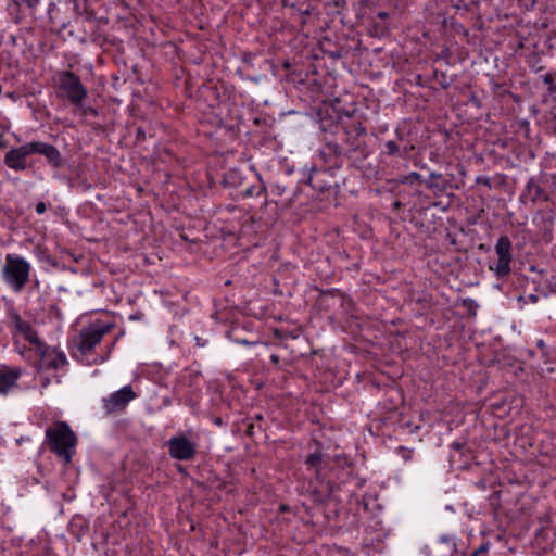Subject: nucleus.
<instances>
[{
  "label": "nucleus",
  "instance_id": "nucleus-1",
  "mask_svg": "<svg viewBox=\"0 0 556 556\" xmlns=\"http://www.w3.org/2000/svg\"><path fill=\"white\" fill-rule=\"evenodd\" d=\"M334 129V137H325V148L320 151L323 159L331 157V163L336 167H341L343 156L362 161L369 155L366 128L361 122L337 124Z\"/></svg>",
  "mask_w": 556,
  "mask_h": 556
},
{
  "label": "nucleus",
  "instance_id": "nucleus-2",
  "mask_svg": "<svg viewBox=\"0 0 556 556\" xmlns=\"http://www.w3.org/2000/svg\"><path fill=\"white\" fill-rule=\"evenodd\" d=\"M50 450L62 459L64 465L72 462L77 444L76 434L65 422H55L46 431Z\"/></svg>",
  "mask_w": 556,
  "mask_h": 556
},
{
  "label": "nucleus",
  "instance_id": "nucleus-3",
  "mask_svg": "<svg viewBox=\"0 0 556 556\" xmlns=\"http://www.w3.org/2000/svg\"><path fill=\"white\" fill-rule=\"evenodd\" d=\"M324 161L325 163H329L330 166L325 169H313L307 182L319 193L321 200H329L330 198H336L338 194L342 177L337 173L340 167H336L331 163L333 159L326 157Z\"/></svg>",
  "mask_w": 556,
  "mask_h": 556
},
{
  "label": "nucleus",
  "instance_id": "nucleus-4",
  "mask_svg": "<svg viewBox=\"0 0 556 556\" xmlns=\"http://www.w3.org/2000/svg\"><path fill=\"white\" fill-rule=\"evenodd\" d=\"M496 260L489 262V270L498 280H504L511 273L513 244L508 236H501L494 247Z\"/></svg>",
  "mask_w": 556,
  "mask_h": 556
},
{
  "label": "nucleus",
  "instance_id": "nucleus-5",
  "mask_svg": "<svg viewBox=\"0 0 556 556\" xmlns=\"http://www.w3.org/2000/svg\"><path fill=\"white\" fill-rule=\"evenodd\" d=\"M112 328V324H91L88 328H83L80 330L78 337L74 340V345L81 355H87L101 342L103 336L109 333Z\"/></svg>",
  "mask_w": 556,
  "mask_h": 556
},
{
  "label": "nucleus",
  "instance_id": "nucleus-6",
  "mask_svg": "<svg viewBox=\"0 0 556 556\" xmlns=\"http://www.w3.org/2000/svg\"><path fill=\"white\" fill-rule=\"evenodd\" d=\"M193 439L194 434L191 430L172 437L166 442L170 457L177 460L192 459L197 454V443Z\"/></svg>",
  "mask_w": 556,
  "mask_h": 556
},
{
  "label": "nucleus",
  "instance_id": "nucleus-7",
  "mask_svg": "<svg viewBox=\"0 0 556 556\" xmlns=\"http://www.w3.org/2000/svg\"><path fill=\"white\" fill-rule=\"evenodd\" d=\"M5 261L7 264L3 274L7 281L11 283L16 291L22 290L28 281L30 271L29 264L24 258L12 256L11 254L7 255Z\"/></svg>",
  "mask_w": 556,
  "mask_h": 556
},
{
  "label": "nucleus",
  "instance_id": "nucleus-8",
  "mask_svg": "<svg viewBox=\"0 0 556 556\" xmlns=\"http://www.w3.org/2000/svg\"><path fill=\"white\" fill-rule=\"evenodd\" d=\"M60 88L65 92L66 98L73 105L77 108L83 106L88 92L78 75L72 71L62 72L60 74Z\"/></svg>",
  "mask_w": 556,
  "mask_h": 556
},
{
  "label": "nucleus",
  "instance_id": "nucleus-9",
  "mask_svg": "<svg viewBox=\"0 0 556 556\" xmlns=\"http://www.w3.org/2000/svg\"><path fill=\"white\" fill-rule=\"evenodd\" d=\"M137 397L131 386H125L118 391L112 393L109 397L103 399V407L106 414H121L127 405Z\"/></svg>",
  "mask_w": 556,
  "mask_h": 556
},
{
  "label": "nucleus",
  "instance_id": "nucleus-10",
  "mask_svg": "<svg viewBox=\"0 0 556 556\" xmlns=\"http://www.w3.org/2000/svg\"><path fill=\"white\" fill-rule=\"evenodd\" d=\"M36 349L40 355L41 369H58L60 366L67 364L65 354L55 348L48 346L42 342Z\"/></svg>",
  "mask_w": 556,
  "mask_h": 556
},
{
  "label": "nucleus",
  "instance_id": "nucleus-11",
  "mask_svg": "<svg viewBox=\"0 0 556 556\" xmlns=\"http://www.w3.org/2000/svg\"><path fill=\"white\" fill-rule=\"evenodd\" d=\"M30 142L18 148L11 149L4 156V164L14 170H24L27 168V156L33 154Z\"/></svg>",
  "mask_w": 556,
  "mask_h": 556
},
{
  "label": "nucleus",
  "instance_id": "nucleus-12",
  "mask_svg": "<svg viewBox=\"0 0 556 556\" xmlns=\"http://www.w3.org/2000/svg\"><path fill=\"white\" fill-rule=\"evenodd\" d=\"M30 150H33V154L38 153L46 156L48 162L55 168H59L63 165L64 160L60 151L54 146L40 141H33L30 142Z\"/></svg>",
  "mask_w": 556,
  "mask_h": 556
},
{
  "label": "nucleus",
  "instance_id": "nucleus-13",
  "mask_svg": "<svg viewBox=\"0 0 556 556\" xmlns=\"http://www.w3.org/2000/svg\"><path fill=\"white\" fill-rule=\"evenodd\" d=\"M424 184L429 190L433 191L434 195L445 194L454 188L452 179L444 178L442 174L435 172L430 173Z\"/></svg>",
  "mask_w": 556,
  "mask_h": 556
},
{
  "label": "nucleus",
  "instance_id": "nucleus-14",
  "mask_svg": "<svg viewBox=\"0 0 556 556\" xmlns=\"http://www.w3.org/2000/svg\"><path fill=\"white\" fill-rule=\"evenodd\" d=\"M14 327L16 331L24 337L30 344H34L36 348L39 346L42 342L40 341L38 333L31 327L29 321L23 320L20 315L13 316Z\"/></svg>",
  "mask_w": 556,
  "mask_h": 556
},
{
  "label": "nucleus",
  "instance_id": "nucleus-15",
  "mask_svg": "<svg viewBox=\"0 0 556 556\" xmlns=\"http://www.w3.org/2000/svg\"><path fill=\"white\" fill-rule=\"evenodd\" d=\"M20 375L21 371L16 368L0 367V393H7L15 386Z\"/></svg>",
  "mask_w": 556,
  "mask_h": 556
},
{
  "label": "nucleus",
  "instance_id": "nucleus-16",
  "mask_svg": "<svg viewBox=\"0 0 556 556\" xmlns=\"http://www.w3.org/2000/svg\"><path fill=\"white\" fill-rule=\"evenodd\" d=\"M527 192L532 202L548 200L547 193L534 179H530L527 184Z\"/></svg>",
  "mask_w": 556,
  "mask_h": 556
},
{
  "label": "nucleus",
  "instance_id": "nucleus-17",
  "mask_svg": "<svg viewBox=\"0 0 556 556\" xmlns=\"http://www.w3.org/2000/svg\"><path fill=\"white\" fill-rule=\"evenodd\" d=\"M263 193H265V187L262 186L261 184L254 185V186H251V187H247L243 190H241V194L244 198H249V197H252L254 194L262 195Z\"/></svg>",
  "mask_w": 556,
  "mask_h": 556
},
{
  "label": "nucleus",
  "instance_id": "nucleus-18",
  "mask_svg": "<svg viewBox=\"0 0 556 556\" xmlns=\"http://www.w3.org/2000/svg\"><path fill=\"white\" fill-rule=\"evenodd\" d=\"M386 150L383 153L388 156L402 155L400 146L395 140H389L384 144Z\"/></svg>",
  "mask_w": 556,
  "mask_h": 556
},
{
  "label": "nucleus",
  "instance_id": "nucleus-19",
  "mask_svg": "<svg viewBox=\"0 0 556 556\" xmlns=\"http://www.w3.org/2000/svg\"><path fill=\"white\" fill-rule=\"evenodd\" d=\"M543 83L547 86V91L549 94H556V84L553 74H545L543 76Z\"/></svg>",
  "mask_w": 556,
  "mask_h": 556
},
{
  "label": "nucleus",
  "instance_id": "nucleus-20",
  "mask_svg": "<svg viewBox=\"0 0 556 556\" xmlns=\"http://www.w3.org/2000/svg\"><path fill=\"white\" fill-rule=\"evenodd\" d=\"M529 66L532 68V71H534L535 73L542 71L544 67L542 65H540V58H539V54L536 52H533L531 55H530V60H529Z\"/></svg>",
  "mask_w": 556,
  "mask_h": 556
},
{
  "label": "nucleus",
  "instance_id": "nucleus-21",
  "mask_svg": "<svg viewBox=\"0 0 556 556\" xmlns=\"http://www.w3.org/2000/svg\"><path fill=\"white\" fill-rule=\"evenodd\" d=\"M416 181H419V182H424L425 181V180L421 179V176L418 173H416V172H413V173L404 176L401 179V182L409 184V185H413Z\"/></svg>",
  "mask_w": 556,
  "mask_h": 556
},
{
  "label": "nucleus",
  "instance_id": "nucleus-22",
  "mask_svg": "<svg viewBox=\"0 0 556 556\" xmlns=\"http://www.w3.org/2000/svg\"><path fill=\"white\" fill-rule=\"evenodd\" d=\"M321 463V454L320 453H313L307 456L306 464L311 467L317 468Z\"/></svg>",
  "mask_w": 556,
  "mask_h": 556
},
{
  "label": "nucleus",
  "instance_id": "nucleus-23",
  "mask_svg": "<svg viewBox=\"0 0 556 556\" xmlns=\"http://www.w3.org/2000/svg\"><path fill=\"white\" fill-rule=\"evenodd\" d=\"M434 76L440 77L439 83L443 89H447L450 87V81H447V77L444 72L439 73L438 71H435Z\"/></svg>",
  "mask_w": 556,
  "mask_h": 556
},
{
  "label": "nucleus",
  "instance_id": "nucleus-24",
  "mask_svg": "<svg viewBox=\"0 0 556 556\" xmlns=\"http://www.w3.org/2000/svg\"><path fill=\"white\" fill-rule=\"evenodd\" d=\"M476 184L478 185H483L485 187H488L489 189L492 188V185H491V180L489 177H484V176H478L476 178Z\"/></svg>",
  "mask_w": 556,
  "mask_h": 556
},
{
  "label": "nucleus",
  "instance_id": "nucleus-25",
  "mask_svg": "<svg viewBox=\"0 0 556 556\" xmlns=\"http://www.w3.org/2000/svg\"><path fill=\"white\" fill-rule=\"evenodd\" d=\"M489 549V543L480 545L472 554V556H479L482 553H486Z\"/></svg>",
  "mask_w": 556,
  "mask_h": 556
},
{
  "label": "nucleus",
  "instance_id": "nucleus-26",
  "mask_svg": "<svg viewBox=\"0 0 556 556\" xmlns=\"http://www.w3.org/2000/svg\"><path fill=\"white\" fill-rule=\"evenodd\" d=\"M400 452L402 453V457L405 459V460H409L412 459L413 457V451L412 450H406L404 447H401L400 448Z\"/></svg>",
  "mask_w": 556,
  "mask_h": 556
},
{
  "label": "nucleus",
  "instance_id": "nucleus-27",
  "mask_svg": "<svg viewBox=\"0 0 556 556\" xmlns=\"http://www.w3.org/2000/svg\"><path fill=\"white\" fill-rule=\"evenodd\" d=\"M46 210H47V206H46L45 202H38L36 204V212L38 214H43L46 212Z\"/></svg>",
  "mask_w": 556,
  "mask_h": 556
},
{
  "label": "nucleus",
  "instance_id": "nucleus-28",
  "mask_svg": "<svg viewBox=\"0 0 556 556\" xmlns=\"http://www.w3.org/2000/svg\"><path fill=\"white\" fill-rule=\"evenodd\" d=\"M40 0H23V2L30 9L35 8Z\"/></svg>",
  "mask_w": 556,
  "mask_h": 556
},
{
  "label": "nucleus",
  "instance_id": "nucleus-29",
  "mask_svg": "<svg viewBox=\"0 0 556 556\" xmlns=\"http://www.w3.org/2000/svg\"><path fill=\"white\" fill-rule=\"evenodd\" d=\"M84 113L87 115V114H90V115H93L96 116L98 114L97 110L93 109L92 106H88V108H85L84 109Z\"/></svg>",
  "mask_w": 556,
  "mask_h": 556
},
{
  "label": "nucleus",
  "instance_id": "nucleus-30",
  "mask_svg": "<svg viewBox=\"0 0 556 556\" xmlns=\"http://www.w3.org/2000/svg\"><path fill=\"white\" fill-rule=\"evenodd\" d=\"M553 132L556 135V113L552 115L551 121Z\"/></svg>",
  "mask_w": 556,
  "mask_h": 556
},
{
  "label": "nucleus",
  "instance_id": "nucleus-31",
  "mask_svg": "<svg viewBox=\"0 0 556 556\" xmlns=\"http://www.w3.org/2000/svg\"><path fill=\"white\" fill-rule=\"evenodd\" d=\"M387 395H389V396L393 400V397H394V396H397V395H399V393H397V391H396L395 389H392V388H391V389H388V390H387Z\"/></svg>",
  "mask_w": 556,
  "mask_h": 556
},
{
  "label": "nucleus",
  "instance_id": "nucleus-32",
  "mask_svg": "<svg viewBox=\"0 0 556 556\" xmlns=\"http://www.w3.org/2000/svg\"><path fill=\"white\" fill-rule=\"evenodd\" d=\"M270 361L274 365H278L280 363V358L277 354H271L270 355Z\"/></svg>",
  "mask_w": 556,
  "mask_h": 556
},
{
  "label": "nucleus",
  "instance_id": "nucleus-33",
  "mask_svg": "<svg viewBox=\"0 0 556 556\" xmlns=\"http://www.w3.org/2000/svg\"><path fill=\"white\" fill-rule=\"evenodd\" d=\"M7 148V140L0 135V149Z\"/></svg>",
  "mask_w": 556,
  "mask_h": 556
},
{
  "label": "nucleus",
  "instance_id": "nucleus-34",
  "mask_svg": "<svg viewBox=\"0 0 556 556\" xmlns=\"http://www.w3.org/2000/svg\"><path fill=\"white\" fill-rule=\"evenodd\" d=\"M529 301L532 302V303H536L538 300H539V296L536 294H530L528 296Z\"/></svg>",
  "mask_w": 556,
  "mask_h": 556
},
{
  "label": "nucleus",
  "instance_id": "nucleus-35",
  "mask_svg": "<svg viewBox=\"0 0 556 556\" xmlns=\"http://www.w3.org/2000/svg\"><path fill=\"white\" fill-rule=\"evenodd\" d=\"M402 205H403V204H402L400 201H395V202L393 203V207H394L395 210H397V208L402 207Z\"/></svg>",
  "mask_w": 556,
  "mask_h": 556
},
{
  "label": "nucleus",
  "instance_id": "nucleus-36",
  "mask_svg": "<svg viewBox=\"0 0 556 556\" xmlns=\"http://www.w3.org/2000/svg\"><path fill=\"white\" fill-rule=\"evenodd\" d=\"M538 346L541 348V349H544L545 348V343L543 340H539L538 341Z\"/></svg>",
  "mask_w": 556,
  "mask_h": 556
},
{
  "label": "nucleus",
  "instance_id": "nucleus-37",
  "mask_svg": "<svg viewBox=\"0 0 556 556\" xmlns=\"http://www.w3.org/2000/svg\"><path fill=\"white\" fill-rule=\"evenodd\" d=\"M387 16H388V13H386V12L378 13V17H380V18H384Z\"/></svg>",
  "mask_w": 556,
  "mask_h": 556
},
{
  "label": "nucleus",
  "instance_id": "nucleus-38",
  "mask_svg": "<svg viewBox=\"0 0 556 556\" xmlns=\"http://www.w3.org/2000/svg\"><path fill=\"white\" fill-rule=\"evenodd\" d=\"M281 4H282V7H288L289 5L287 0H281Z\"/></svg>",
  "mask_w": 556,
  "mask_h": 556
},
{
  "label": "nucleus",
  "instance_id": "nucleus-39",
  "mask_svg": "<svg viewBox=\"0 0 556 556\" xmlns=\"http://www.w3.org/2000/svg\"><path fill=\"white\" fill-rule=\"evenodd\" d=\"M217 425H222V418L216 419Z\"/></svg>",
  "mask_w": 556,
  "mask_h": 556
},
{
  "label": "nucleus",
  "instance_id": "nucleus-40",
  "mask_svg": "<svg viewBox=\"0 0 556 556\" xmlns=\"http://www.w3.org/2000/svg\"><path fill=\"white\" fill-rule=\"evenodd\" d=\"M480 0H471L472 3L477 4Z\"/></svg>",
  "mask_w": 556,
  "mask_h": 556
},
{
  "label": "nucleus",
  "instance_id": "nucleus-41",
  "mask_svg": "<svg viewBox=\"0 0 556 556\" xmlns=\"http://www.w3.org/2000/svg\"><path fill=\"white\" fill-rule=\"evenodd\" d=\"M303 14L308 15V14H309V11H308V10H306V11H304V12H303Z\"/></svg>",
  "mask_w": 556,
  "mask_h": 556
}]
</instances>
